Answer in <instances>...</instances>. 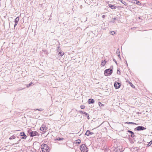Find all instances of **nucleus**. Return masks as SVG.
<instances>
[{
  "label": "nucleus",
  "mask_w": 152,
  "mask_h": 152,
  "mask_svg": "<svg viewBox=\"0 0 152 152\" xmlns=\"http://www.w3.org/2000/svg\"><path fill=\"white\" fill-rule=\"evenodd\" d=\"M94 134V133L90 132L89 130H87L86 131V132L85 133V135H87L88 136H89L90 135L93 134Z\"/></svg>",
  "instance_id": "nucleus-10"
},
{
  "label": "nucleus",
  "mask_w": 152,
  "mask_h": 152,
  "mask_svg": "<svg viewBox=\"0 0 152 152\" xmlns=\"http://www.w3.org/2000/svg\"><path fill=\"white\" fill-rule=\"evenodd\" d=\"M152 143V140L147 145V147H148L151 146Z\"/></svg>",
  "instance_id": "nucleus-24"
},
{
  "label": "nucleus",
  "mask_w": 152,
  "mask_h": 152,
  "mask_svg": "<svg viewBox=\"0 0 152 152\" xmlns=\"http://www.w3.org/2000/svg\"><path fill=\"white\" fill-rule=\"evenodd\" d=\"M57 51L58 52H60L61 51V50L60 48V47L59 46V45L58 47H57Z\"/></svg>",
  "instance_id": "nucleus-26"
},
{
  "label": "nucleus",
  "mask_w": 152,
  "mask_h": 152,
  "mask_svg": "<svg viewBox=\"0 0 152 152\" xmlns=\"http://www.w3.org/2000/svg\"><path fill=\"white\" fill-rule=\"evenodd\" d=\"M126 124H134V125H136L137 124L136 123L132 122H127L126 123Z\"/></svg>",
  "instance_id": "nucleus-18"
},
{
  "label": "nucleus",
  "mask_w": 152,
  "mask_h": 152,
  "mask_svg": "<svg viewBox=\"0 0 152 152\" xmlns=\"http://www.w3.org/2000/svg\"><path fill=\"white\" fill-rule=\"evenodd\" d=\"M129 83L130 84V86L132 88H134L135 87V86L132 83L129 82Z\"/></svg>",
  "instance_id": "nucleus-29"
},
{
  "label": "nucleus",
  "mask_w": 152,
  "mask_h": 152,
  "mask_svg": "<svg viewBox=\"0 0 152 152\" xmlns=\"http://www.w3.org/2000/svg\"><path fill=\"white\" fill-rule=\"evenodd\" d=\"M118 57H119V58H120V59H121V56H118Z\"/></svg>",
  "instance_id": "nucleus-44"
},
{
  "label": "nucleus",
  "mask_w": 152,
  "mask_h": 152,
  "mask_svg": "<svg viewBox=\"0 0 152 152\" xmlns=\"http://www.w3.org/2000/svg\"><path fill=\"white\" fill-rule=\"evenodd\" d=\"M20 140H18L17 142L15 143H13L12 144V145H14L15 144H17L19 143V141Z\"/></svg>",
  "instance_id": "nucleus-31"
},
{
  "label": "nucleus",
  "mask_w": 152,
  "mask_h": 152,
  "mask_svg": "<svg viewBox=\"0 0 152 152\" xmlns=\"http://www.w3.org/2000/svg\"><path fill=\"white\" fill-rule=\"evenodd\" d=\"M108 6L112 9H116L117 8L116 6H115L111 4H109Z\"/></svg>",
  "instance_id": "nucleus-14"
},
{
  "label": "nucleus",
  "mask_w": 152,
  "mask_h": 152,
  "mask_svg": "<svg viewBox=\"0 0 152 152\" xmlns=\"http://www.w3.org/2000/svg\"><path fill=\"white\" fill-rule=\"evenodd\" d=\"M113 61H114L115 62V63L117 65L118 64V63H117V61H116V60L115 59H114L113 58Z\"/></svg>",
  "instance_id": "nucleus-39"
},
{
  "label": "nucleus",
  "mask_w": 152,
  "mask_h": 152,
  "mask_svg": "<svg viewBox=\"0 0 152 152\" xmlns=\"http://www.w3.org/2000/svg\"><path fill=\"white\" fill-rule=\"evenodd\" d=\"M94 100L92 99H88V102L89 104H93L94 102Z\"/></svg>",
  "instance_id": "nucleus-12"
},
{
  "label": "nucleus",
  "mask_w": 152,
  "mask_h": 152,
  "mask_svg": "<svg viewBox=\"0 0 152 152\" xmlns=\"http://www.w3.org/2000/svg\"><path fill=\"white\" fill-rule=\"evenodd\" d=\"M105 15H103L102 17L103 18H105Z\"/></svg>",
  "instance_id": "nucleus-40"
},
{
  "label": "nucleus",
  "mask_w": 152,
  "mask_h": 152,
  "mask_svg": "<svg viewBox=\"0 0 152 152\" xmlns=\"http://www.w3.org/2000/svg\"><path fill=\"white\" fill-rule=\"evenodd\" d=\"M106 62H107L105 60L102 61L101 62L102 65L103 66H104Z\"/></svg>",
  "instance_id": "nucleus-16"
},
{
  "label": "nucleus",
  "mask_w": 152,
  "mask_h": 152,
  "mask_svg": "<svg viewBox=\"0 0 152 152\" xmlns=\"http://www.w3.org/2000/svg\"><path fill=\"white\" fill-rule=\"evenodd\" d=\"M115 20H116L115 18H113L111 22H112L113 23H114Z\"/></svg>",
  "instance_id": "nucleus-35"
},
{
  "label": "nucleus",
  "mask_w": 152,
  "mask_h": 152,
  "mask_svg": "<svg viewBox=\"0 0 152 152\" xmlns=\"http://www.w3.org/2000/svg\"><path fill=\"white\" fill-rule=\"evenodd\" d=\"M34 110H39V111H42L43 110L41 108H40V109H34Z\"/></svg>",
  "instance_id": "nucleus-30"
},
{
  "label": "nucleus",
  "mask_w": 152,
  "mask_h": 152,
  "mask_svg": "<svg viewBox=\"0 0 152 152\" xmlns=\"http://www.w3.org/2000/svg\"><path fill=\"white\" fill-rule=\"evenodd\" d=\"M42 152H49L50 151L49 147L46 144L43 143L41 146Z\"/></svg>",
  "instance_id": "nucleus-1"
},
{
  "label": "nucleus",
  "mask_w": 152,
  "mask_h": 152,
  "mask_svg": "<svg viewBox=\"0 0 152 152\" xmlns=\"http://www.w3.org/2000/svg\"><path fill=\"white\" fill-rule=\"evenodd\" d=\"M117 73L118 74L120 75L121 72L119 69L117 70Z\"/></svg>",
  "instance_id": "nucleus-36"
},
{
  "label": "nucleus",
  "mask_w": 152,
  "mask_h": 152,
  "mask_svg": "<svg viewBox=\"0 0 152 152\" xmlns=\"http://www.w3.org/2000/svg\"><path fill=\"white\" fill-rule=\"evenodd\" d=\"M42 51L44 53H45L46 54H48V52L45 50H42Z\"/></svg>",
  "instance_id": "nucleus-34"
},
{
  "label": "nucleus",
  "mask_w": 152,
  "mask_h": 152,
  "mask_svg": "<svg viewBox=\"0 0 152 152\" xmlns=\"http://www.w3.org/2000/svg\"><path fill=\"white\" fill-rule=\"evenodd\" d=\"M47 128L46 127V126H45V131L47 130Z\"/></svg>",
  "instance_id": "nucleus-41"
},
{
  "label": "nucleus",
  "mask_w": 152,
  "mask_h": 152,
  "mask_svg": "<svg viewBox=\"0 0 152 152\" xmlns=\"http://www.w3.org/2000/svg\"><path fill=\"white\" fill-rule=\"evenodd\" d=\"M79 113H81L82 114H85L86 113V112H83L81 110H80L79 111Z\"/></svg>",
  "instance_id": "nucleus-32"
},
{
  "label": "nucleus",
  "mask_w": 152,
  "mask_h": 152,
  "mask_svg": "<svg viewBox=\"0 0 152 152\" xmlns=\"http://www.w3.org/2000/svg\"><path fill=\"white\" fill-rule=\"evenodd\" d=\"M120 51H119V49H117V51H116V54H117V55L118 56H120Z\"/></svg>",
  "instance_id": "nucleus-22"
},
{
  "label": "nucleus",
  "mask_w": 152,
  "mask_h": 152,
  "mask_svg": "<svg viewBox=\"0 0 152 152\" xmlns=\"http://www.w3.org/2000/svg\"><path fill=\"white\" fill-rule=\"evenodd\" d=\"M135 4H137L139 5H140L141 4V3H140V1L137 0H136V3Z\"/></svg>",
  "instance_id": "nucleus-28"
},
{
  "label": "nucleus",
  "mask_w": 152,
  "mask_h": 152,
  "mask_svg": "<svg viewBox=\"0 0 152 152\" xmlns=\"http://www.w3.org/2000/svg\"><path fill=\"white\" fill-rule=\"evenodd\" d=\"M85 106L83 105H82L80 106V108L82 109H84L85 108Z\"/></svg>",
  "instance_id": "nucleus-37"
},
{
  "label": "nucleus",
  "mask_w": 152,
  "mask_h": 152,
  "mask_svg": "<svg viewBox=\"0 0 152 152\" xmlns=\"http://www.w3.org/2000/svg\"><path fill=\"white\" fill-rule=\"evenodd\" d=\"M19 20V17H17L14 20V22L15 23V24L14 25V28H15V27L17 25L18 22Z\"/></svg>",
  "instance_id": "nucleus-9"
},
{
  "label": "nucleus",
  "mask_w": 152,
  "mask_h": 152,
  "mask_svg": "<svg viewBox=\"0 0 152 152\" xmlns=\"http://www.w3.org/2000/svg\"><path fill=\"white\" fill-rule=\"evenodd\" d=\"M125 62H126V63L127 66H128V64H127V61L126 60Z\"/></svg>",
  "instance_id": "nucleus-43"
},
{
  "label": "nucleus",
  "mask_w": 152,
  "mask_h": 152,
  "mask_svg": "<svg viewBox=\"0 0 152 152\" xmlns=\"http://www.w3.org/2000/svg\"><path fill=\"white\" fill-rule=\"evenodd\" d=\"M25 88H18L17 89V90L18 91H20V90H23Z\"/></svg>",
  "instance_id": "nucleus-33"
},
{
  "label": "nucleus",
  "mask_w": 152,
  "mask_h": 152,
  "mask_svg": "<svg viewBox=\"0 0 152 152\" xmlns=\"http://www.w3.org/2000/svg\"><path fill=\"white\" fill-rule=\"evenodd\" d=\"M98 104L99 106H100V107H104V105L102 104L101 102H99L98 103Z\"/></svg>",
  "instance_id": "nucleus-21"
},
{
  "label": "nucleus",
  "mask_w": 152,
  "mask_h": 152,
  "mask_svg": "<svg viewBox=\"0 0 152 152\" xmlns=\"http://www.w3.org/2000/svg\"><path fill=\"white\" fill-rule=\"evenodd\" d=\"M113 71V69H106L104 71V75L106 76L110 75L112 74Z\"/></svg>",
  "instance_id": "nucleus-3"
},
{
  "label": "nucleus",
  "mask_w": 152,
  "mask_h": 152,
  "mask_svg": "<svg viewBox=\"0 0 152 152\" xmlns=\"http://www.w3.org/2000/svg\"><path fill=\"white\" fill-rule=\"evenodd\" d=\"M58 55H59V56H60L61 57L62 56H63L64 54V53L63 52H59Z\"/></svg>",
  "instance_id": "nucleus-17"
},
{
  "label": "nucleus",
  "mask_w": 152,
  "mask_h": 152,
  "mask_svg": "<svg viewBox=\"0 0 152 152\" xmlns=\"http://www.w3.org/2000/svg\"><path fill=\"white\" fill-rule=\"evenodd\" d=\"M114 85L115 89H118L120 87L121 84V83L119 82H115Z\"/></svg>",
  "instance_id": "nucleus-8"
},
{
  "label": "nucleus",
  "mask_w": 152,
  "mask_h": 152,
  "mask_svg": "<svg viewBox=\"0 0 152 152\" xmlns=\"http://www.w3.org/2000/svg\"><path fill=\"white\" fill-rule=\"evenodd\" d=\"M110 33L111 35H114L115 34V32L113 31H110Z\"/></svg>",
  "instance_id": "nucleus-27"
},
{
  "label": "nucleus",
  "mask_w": 152,
  "mask_h": 152,
  "mask_svg": "<svg viewBox=\"0 0 152 152\" xmlns=\"http://www.w3.org/2000/svg\"><path fill=\"white\" fill-rule=\"evenodd\" d=\"M16 138V137H15V136H14V135H13L11 136L10 138H9V139L10 140H12V139H15Z\"/></svg>",
  "instance_id": "nucleus-20"
},
{
  "label": "nucleus",
  "mask_w": 152,
  "mask_h": 152,
  "mask_svg": "<svg viewBox=\"0 0 152 152\" xmlns=\"http://www.w3.org/2000/svg\"><path fill=\"white\" fill-rule=\"evenodd\" d=\"M85 115L86 116H87V119L89 120L90 119L89 118V115L88 113L86 112V113L85 114Z\"/></svg>",
  "instance_id": "nucleus-23"
},
{
  "label": "nucleus",
  "mask_w": 152,
  "mask_h": 152,
  "mask_svg": "<svg viewBox=\"0 0 152 152\" xmlns=\"http://www.w3.org/2000/svg\"><path fill=\"white\" fill-rule=\"evenodd\" d=\"M117 6V8H117L118 10H120V8L122 7H120V6ZM123 7H122V8H123Z\"/></svg>",
  "instance_id": "nucleus-38"
},
{
  "label": "nucleus",
  "mask_w": 152,
  "mask_h": 152,
  "mask_svg": "<svg viewBox=\"0 0 152 152\" xmlns=\"http://www.w3.org/2000/svg\"><path fill=\"white\" fill-rule=\"evenodd\" d=\"M45 125H42L41 127L40 128V129L41 131L42 132H45Z\"/></svg>",
  "instance_id": "nucleus-13"
},
{
  "label": "nucleus",
  "mask_w": 152,
  "mask_h": 152,
  "mask_svg": "<svg viewBox=\"0 0 152 152\" xmlns=\"http://www.w3.org/2000/svg\"><path fill=\"white\" fill-rule=\"evenodd\" d=\"M64 140V138L63 137H57L56 139H55V140H58V141H61L62 140Z\"/></svg>",
  "instance_id": "nucleus-15"
},
{
  "label": "nucleus",
  "mask_w": 152,
  "mask_h": 152,
  "mask_svg": "<svg viewBox=\"0 0 152 152\" xmlns=\"http://www.w3.org/2000/svg\"><path fill=\"white\" fill-rule=\"evenodd\" d=\"M31 152H35L33 151H31Z\"/></svg>",
  "instance_id": "nucleus-45"
},
{
  "label": "nucleus",
  "mask_w": 152,
  "mask_h": 152,
  "mask_svg": "<svg viewBox=\"0 0 152 152\" xmlns=\"http://www.w3.org/2000/svg\"><path fill=\"white\" fill-rule=\"evenodd\" d=\"M112 152H121L124 150L121 149L119 147H117L116 148H112Z\"/></svg>",
  "instance_id": "nucleus-6"
},
{
  "label": "nucleus",
  "mask_w": 152,
  "mask_h": 152,
  "mask_svg": "<svg viewBox=\"0 0 152 152\" xmlns=\"http://www.w3.org/2000/svg\"><path fill=\"white\" fill-rule=\"evenodd\" d=\"M20 135L21 136L20 138L22 139H26L27 137L23 132H21L20 133Z\"/></svg>",
  "instance_id": "nucleus-7"
},
{
  "label": "nucleus",
  "mask_w": 152,
  "mask_h": 152,
  "mask_svg": "<svg viewBox=\"0 0 152 152\" xmlns=\"http://www.w3.org/2000/svg\"><path fill=\"white\" fill-rule=\"evenodd\" d=\"M28 132L31 137H33L37 136V134L38 135V133L37 131H31V130H29Z\"/></svg>",
  "instance_id": "nucleus-4"
},
{
  "label": "nucleus",
  "mask_w": 152,
  "mask_h": 152,
  "mask_svg": "<svg viewBox=\"0 0 152 152\" xmlns=\"http://www.w3.org/2000/svg\"><path fill=\"white\" fill-rule=\"evenodd\" d=\"M81 142V140L80 139H78L76 141L75 144H79Z\"/></svg>",
  "instance_id": "nucleus-19"
},
{
  "label": "nucleus",
  "mask_w": 152,
  "mask_h": 152,
  "mask_svg": "<svg viewBox=\"0 0 152 152\" xmlns=\"http://www.w3.org/2000/svg\"><path fill=\"white\" fill-rule=\"evenodd\" d=\"M146 129V128L142 126H138L134 128V130L137 131H142Z\"/></svg>",
  "instance_id": "nucleus-5"
},
{
  "label": "nucleus",
  "mask_w": 152,
  "mask_h": 152,
  "mask_svg": "<svg viewBox=\"0 0 152 152\" xmlns=\"http://www.w3.org/2000/svg\"><path fill=\"white\" fill-rule=\"evenodd\" d=\"M134 149H135L136 150H137L138 149V148L137 147H136L135 148H134Z\"/></svg>",
  "instance_id": "nucleus-42"
},
{
  "label": "nucleus",
  "mask_w": 152,
  "mask_h": 152,
  "mask_svg": "<svg viewBox=\"0 0 152 152\" xmlns=\"http://www.w3.org/2000/svg\"><path fill=\"white\" fill-rule=\"evenodd\" d=\"M127 132L131 134V136L132 138L135 137L136 136L134 134V133L132 131L130 130H128Z\"/></svg>",
  "instance_id": "nucleus-11"
},
{
  "label": "nucleus",
  "mask_w": 152,
  "mask_h": 152,
  "mask_svg": "<svg viewBox=\"0 0 152 152\" xmlns=\"http://www.w3.org/2000/svg\"><path fill=\"white\" fill-rule=\"evenodd\" d=\"M32 84H33V83L32 82H31L29 84H27L26 85V87L27 88L29 87L30 86L32 85Z\"/></svg>",
  "instance_id": "nucleus-25"
},
{
  "label": "nucleus",
  "mask_w": 152,
  "mask_h": 152,
  "mask_svg": "<svg viewBox=\"0 0 152 152\" xmlns=\"http://www.w3.org/2000/svg\"><path fill=\"white\" fill-rule=\"evenodd\" d=\"M80 149L82 152H88V148L84 144H82L80 146Z\"/></svg>",
  "instance_id": "nucleus-2"
}]
</instances>
